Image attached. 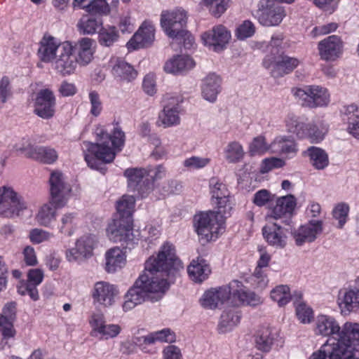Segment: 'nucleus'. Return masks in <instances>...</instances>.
Instances as JSON below:
<instances>
[{
    "instance_id": "1",
    "label": "nucleus",
    "mask_w": 359,
    "mask_h": 359,
    "mask_svg": "<svg viewBox=\"0 0 359 359\" xmlns=\"http://www.w3.org/2000/svg\"><path fill=\"white\" fill-rule=\"evenodd\" d=\"M182 269V263L176 257L173 245L165 243L156 257H151L145 262L144 273L126 295L123 309L130 310L140 304L149 293H164L172 278Z\"/></svg>"
},
{
    "instance_id": "2",
    "label": "nucleus",
    "mask_w": 359,
    "mask_h": 359,
    "mask_svg": "<svg viewBox=\"0 0 359 359\" xmlns=\"http://www.w3.org/2000/svg\"><path fill=\"white\" fill-rule=\"evenodd\" d=\"M337 337L327 340L309 359H357L355 353L359 352V323H345Z\"/></svg>"
},
{
    "instance_id": "3",
    "label": "nucleus",
    "mask_w": 359,
    "mask_h": 359,
    "mask_svg": "<svg viewBox=\"0 0 359 359\" xmlns=\"http://www.w3.org/2000/svg\"><path fill=\"white\" fill-rule=\"evenodd\" d=\"M97 142H84L85 160L89 167L99 169L100 161L104 163L112 162L116 151H120L124 144L125 133L120 128H114L111 134L103 127L96 129Z\"/></svg>"
},
{
    "instance_id": "4",
    "label": "nucleus",
    "mask_w": 359,
    "mask_h": 359,
    "mask_svg": "<svg viewBox=\"0 0 359 359\" xmlns=\"http://www.w3.org/2000/svg\"><path fill=\"white\" fill-rule=\"evenodd\" d=\"M50 200L49 203L43 204L36 215L37 223L43 226H48L55 220L56 209L64 207L71 191L69 184L65 182L62 174L54 171L50 177Z\"/></svg>"
},
{
    "instance_id": "5",
    "label": "nucleus",
    "mask_w": 359,
    "mask_h": 359,
    "mask_svg": "<svg viewBox=\"0 0 359 359\" xmlns=\"http://www.w3.org/2000/svg\"><path fill=\"white\" fill-rule=\"evenodd\" d=\"M187 13L182 8L163 11L161 15V26L165 33L173 39L184 40L186 48L191 47L194 37L187 30Z\"/></svg>"
},
{
    "instance_id": "6",
    "label": "nucleus",
    "mask_w": 359,
    "mask_h": 359,
    "mask_svg": "<svg viewBox=\"0 0 359 359\" xmlns=\"http://www.w3.org/2000/svg\"><path fill=\"white\" fill-rule=\"evenodd\" d=\"M287 129L290 133L296 134L299 138L307 137L311 142L318 143L324 139L327 128L320 123H305L299 118L290 115L286 120Z\"/></svg>"
},
{
    "instance_id": "7",
    "label": "nucleus",
    "mask_w": 359,
    "mask_h": 359,
    "mask_svg": "<svg viewBox=\"0 0 359 359\" xmlns=\"http://www.w3.org/2000/svg\"><path fill=\"white\" fill-rule=\"evenodd\" d=\"M194 221L197 233L207 241L215 240L218 237L224 223L222 216L217 215L214 211L201 212L195 215Z\"/></svg>"
},
{
    "instance_id": "8",
    "label": "nucleus",
    "mask_w": 359,
    "mask_h": 359,
    "mask_svg": "<svg viewBox=\"0 0 359 359\" xmlns=\"http://www.w3.org/2000/svg\"><path fill=\"white\" fill-rule=\"evenodd\" d=\"M292 92L299 104L305 107H323L327 106L330 102V95L327 89L319 86H306L303 88H294Z\"/></svg>"
},
{
    "instance_id": "9",
    "label": "nucleus",
    "mask_w": 359,
    "mask_h": 359,
    "mask_svg": "<svg viewBox=\"0 0 359 359\" xmlns=\"http://www.w3.org/2000/svg\"><path fill=\"white\" fill-rule=\"evenodd\" d=\"M286 15L285 7L272 0H260L255 13L258 22L265 27L279 25Z\"/></svg>"
},
{
    "instance_id": "10",
    "label": "nucleus",
    "mask_w": 359,
    "mask_h": 359,
    "mask_svg": "<svg viewBox=\"0 0 359 359\" xmlns=\"http://www.w3.org/2000/svg\"><path fill=\"white\" fill-rule=\"evenodd\" d=\"M25 209H27V203L11 187L0 188L1 216L13 218L19 216Z\"/></svg>"
},
{
    "instance_id": "11",
    "label": "nucleus",
    "mask_w": 359,
    "mask_h": 359,
    "mask_svg": "<svg viewBox=\"0 0 359 359\" xmlns=\"http://www.w3.org/2000/svg\"><path fill=\"white\" fill-rule=\"evenodd\" d=\"M263 66L270 71L274 78L282 77L292 72L300 64L296 58L283 53L279 55L270 54L263 60Z\"/></svg>"
},
{
    "instance_id": "12",
    "label": "nucleus",
    "mask_w": 359,
    "mask_h": 359,
    "mask_svg": "<svg viewBox=\"0 0 359 359\" xmlns=\"http://www.w3.org/2000/svg\"><path fill=\"white\" fill-rule=\"evenodd\" d=\"M107 233L109 238L114 242H123L126 248H130L138 241L133 233V221L116 218L108 225Z\"/></svg>"
},
{
    "instance_id": "13",
    "label": "nucleus",
    "mask_w": 359,
    "mask_h": 359,
    "mask_svg": "<svg viewBox=\"0 0 359 359\" xmlns=\"http://www.w3.org/2000/svg\"><path fill=\"white\" fill-rule=\"evenodd\" d=\"M97 239L94 235H84L79 238L75 247L66 251V258L69 262L81 264L93 256Z\"/></svg>"
},
{
    "instance_id": "14",
    "label": "nucleus",
    "mask_w": 359,
    "mask_h": 359,
    "mask_svg": "<svg viewBox=\"0 0 359 359\" xmlns=\"http://www.w3.org/2000/svg\"><path fill=\"white\" fill-rule=\"evenodd\" d=\"M54 65L56 71L64 76L74 73L78 64L72 42L67 41L61 43Z\"/></svg>"
},
{
    "instance_id": "15",
    "label": "nucleus",
    "mask_w": 359,
    "mask_h": 359,
    "mask_svg": "<svg viewBox=\"0 0 359 359\" xmlns=\"http://www.w3.org/2000/svg\"><path fill=\"white\" fill-rule=\"evenodd\" d=\"M296 206L295 198L292 195L281 197L267 215L268 219H273L278 223L290 226L292 212Z\"/></svg>"
},
{
    "instance_id": "16",
    "label": "nucleus",
    "mask_w": 359,
    "mask_h": 359,
    "mask_svg": "<svg viewBox=\"0 0 359 359\" xmlns=\"http://www.w3.org/2000/svg\"><path fill=\"white\" fill-rule=\"evenodd\" d=\"M231 39V33L227 29L219 25L201 35L203 44L215 52L223 50Z\"/></svg>"
},
{
    "instance_id": "17",
    "label": "nucleus",
    "mask_w": 359,
    "mask_h": 359,
    "mask_svg": "<svg viewBox=\"0 0 359 359\" xmlns=\"http://www.w3.org/2000/svg\"><path fill=\"white\" fill-rule=\"evenodd\" d=\"M231 287L232 283L207 290L200 299L201 306L205 309H215L224 302L231 305Z\"/></svg>"
},
{
    "instance_id": "18",
    "label": "nucleus",
    "mask_w": 359,
    "mask_h": 359,
    "mask_svg": "<svg viewBox=\"0 0 359 359\" xmlns=\"http://www.w3.org/2000/svg\"><path fill=\"white\" fill-rule=\"evenodd\" d=\"M323 221L312 219L291 231L295 244L302 246L306 243L313 242L323 232Z\"/></svg>"
},
{
    "instance_id": "19",
    "label": "nucleus",
    "mask_w": 359,
    "mask_h": 359,
    "mask_svg": "<svg viewBox=\"0 0 359 359\" xmlns=\"http://www.w3.org/2000/svg\"><path fill=\"white\" fill-rule=\"evenodd\" d=\"M155 40V27L150 21H144L127 43L130 50L151 46Z\"/></svg>"
},
{
    "instance_id": "20",
    "label": "nucleus",
    "mask_w": 359,
    "mask_h": 359,
    "mask_svg": "<svg viewBox=\"0 0 359 359\" xmlns=\"http://www.w3.org/2000/svg\"><path fill=\"white\" fill-rule=\"evenodd\" d=\"M56 100L53 93L49 89H42L36 95L34 113L41 118L50 119L55 113Z\"/></svg>"
},
{
    "instance_id": "21",
    "label": "nucleus",
    "mask_w": 359,
    "mask_h": 359,
    "mask_svg": "<svg viewBox=\"0 0 359 359\" xmlns=\"http://www.w3.org/2000/svg\"><path fill=\"white\" fill-rule=\"evenodd\" d=\"M283 225L273 222L264 226L262 229L264 238L269 245L276 248H283L287 245L286 232L288 229Z\"/></svg>"
},
{
    "instance_id": "22",
    "label": "nucleus",
    "mask_w": 359,
    "mask_h": 359,
    "mask_svg": "<svg viewBox=\"0 0 359 359\" xmlns=\"http://www.w3.org/2000/svg\"><path fill=\"white\" fill-rule=\"evenodd\" d=\"M343 42L337 35H331L318 43L319 53L325 60H335L342 53Z\"/></svg>"
},
{
    "instance_id": "23",
    "label": "nucleus",
    "mask_w": 359,
    "mask_h": 359,
    "mask_svg": "<svg viewBox=\"0 0 359 359\" xmlns=\"http://www.w3.org/2000/svg\"><path fill=\"white\" fill-rule=\"evenodd\" d=\"M94 42V40L90 38L83 37L74 43H72L74 54L78 65L85 67L92 62L95 53Z\"/></svg>"
},
{
    "instance_id": "24",
    "label": "nucleus",
    "mask_w": 359,
    "mask_h": 359,
    "mask_svg": "<svg viewBox=\"0 0 359 359\" xmlns=\"http://www.w3.org/2000/svg\"><path fill=\"white\" fill-rule=\"evenodd\" d=\"M26 156L46 164H52L58 158L57 151L50 147L34 146L29 144L24 149Z\"/></svg>"
},
{
    "instance_id": "25",
    "label": "nucleus",
    "mask_w": 359,
    "mask_h": 359,
    "mask_svg": "<svg viewBox=\"0 0 359 359\" xmlns=\"http://www.w3.org/2000/svg\"><path fill=\"white\" fill-rule=\"evenodd\" d=\"M180 105L178 102H169L159 112L157 124L163 128H170L180 123Z\"/></svg>"
},
{
    "instance_id": "26",
    "label": "nucleus",
    "mask_w": 359,
    "mask_h": 359,
    "mask_svg": "<svg viewBox=\"0 0 359 359\" xmlns=\"http://www.w3.org/2000/svg\"><path fill=\"white\" fill-rule=\"evenodd\" d=\"M117 294L114 285L105 281H99L94 285L92 297L94 301L105 306H111Z\"/></svg>"
},
{
    "instance_id": "27",
    "label": "nucleus",
    "mask_w": 359,
    "mask_h": 359,
    "mask_svg": "<svg viewBox=\"0 0 359 359\" xmlns=\"http://www.w3.org/2000/svg\"><path fill=\"white\" fill-rule=\"evenodd\" d=\"M61 43L56 38L45 34L40 42L38 50V55L41 61L50 62L53 60H55L59 54V48Z\"/></svg>"
},
{
    "instance_id": "28",
    "label": "nucleus",
    "mask_w": 359,
    "mask_h": 359,
    "mask_svg": "<svg viewBox=\"0 0 359 359\" xmlns=\"http://www.w3.org/2000/svg\"><path fill=\"white\" fill-rule=\"evenodd\" d=\"M90 324L93 330L101 334L104 339L116 337L121 330L118 325L106 324L102 314H93L91 318Z\"/></svg>"
},
{
    "instance_id": "29",
    "label": "nucleus",
    "mask_w": 359,
    "mask_h": 359,
    "mask_svg": "<svg viewBox=\"0 0 359 359\" xmlns=\"http://www.w3.org/2000/svg\"><path fill=\"white\" fill-rule=\"evenodd\" d=\"M241 312L236 306L229 305L224 309L218 324L219 333H226L236 326L241 320Z\"/></svg>"
},
{
    "instance_id": "30",
    "label": "nucleus",
    "mask_w": 359,
    "mask_h": 359,
    "mask_svg": "<svg viewBox=\"0 0 359 359\" xmlns=\"http://www.w3.org/2000/svg\"><path fill=\"white\" fill-rule=\"evenodd\" d=\"M340 326L337 321L331 316L320 315L316 320L315 332L324 337L337 335Z\"/></svg>"
},
{
    "instance_id": "31",
    "label": "nucleus",
    "mask_w": 359,
    "mask_h": 359,
    "mask_svg": "<svg viewBox=\"0 0 359 359\" xmlns=\"http://www.w3.org/2000/svg\"><path fill=\"white\" fill-rule=\"evenodd\" d=\"M113 75L120 80L131 81L137 76V72L129 63L121 58H113L111 60Z\"/></svg>"
},
{
    "instance_id": "32",
    "label": "nucleus",
    "mask_w": 359,
    "mask_h": 359,
    "mask_svg": "<svg viewBox=\"0 0 359 359\" xmlns=\"http://www.w3.org/2000/svg\"><path fill=\"white\" fill-rule=\"evenodd\" d=\"M194 66V61L189 55H177L166 62L164 69L168 73L177 74L187 72Z\"/></svg>"
},
{
    "instance_id": "33",
    "label": "nucleus",
    "mask_w": 359,
    "mask_h": 359,
    "mask_svg": "<svg viewBox=\"0 0 359 359\" xmlns=\"http://www.w3.org/2000/svg\"><path fill=\"white\" fill-rule=\"evenodd\" d=\"M221 79L215 74H208L203 81L202 95L210 102H214L220 92Z\"/></svg>"
},
{
    "instance_id": "34",
    "label": "nucleus",
    "mask_w": 359,
    "mask_h": 359,
    "mask_svg": "<svg viewBox=\"0 0 359 359\" xmlns=\"http://www.w3.org/2000/svg\"><path fill=\"white\" fill-rule=\"evenodd\" d=\"M106 266L108 273H114L123 268L126 262L125 252L119 248H113L107 251L105 254Z\"/></svg>"
},
{
    "instance_id": "35",
    "label": "nucleus",
    "mask_w": 359,
    "mask_h": 359,
    "mask_svg": "<svg viewBox=\"0 0 359 359\" xmlns=\"http://www.w3.org/2000/svg\"><path fill=\"white\" fill-rule=\"evenodd\" d=\"M231 305L236 307L241 304L256 306L262 303L261 297L249 290H235L231 291Z\"/></svg>"
},
{
    "instance_id": "36",
    "label": "nucleus",
    "mask_w": 359,
    "mask_h": 359,
    "mask_svg": "<svg viewBox=\"0 0 359 359\" xmlns=\"http://www.w3.org/2000/svg\"><path fill=\"white\" fill-rule=\"evenodd\" d=\"M344 119L348 121V131L354 137L359 139V108L355 104L344 106L341 110Z\"/></svg>"
},
{
    "instance_id": "37",
    "label": "nucleus",
    "mask_w": 359,
    "mask_h": 359,
    "mask_svg": "<svg viewBox=\"0 0 359 359\" xmlns=\"http://www.w3.org/2000/svg\"><path fill=\"white\" fill-rule=\"evenodd\" d=\"M356 287L344 293L339 297V306L341 312H350L359 307V277L355 280Z\"/></svg>"
},
{
    "instance_id": "38",
    "label": "nucleus",
    "mask_w": 359,
    "mask_h": 359,
    "mask_svg": "<svg viewBox=\"0 0 359 359\" xmlns=\"http://www.w3.org/2000/svg\"><path fill=\"white\" fill-rule=\"evenodd\" d=\"M190 278L195 282L201 283L205 280L210 273L209 264L203 259L193 260L187 269Z\"/></svg>"
},
{
    "instance_id": "39",
    "label": "nucleus",
    "mask_w": 359,
    "mask_h": 359,
    "mask_svg": "<svg viewBox=\"0 0 359 359\" xmlns=\"http://www.w3.org/2000/svg\"><path fill=\"white\" fill-rule=\"evenodd\" d=\"M302 294L299 292L290 294V287L286 285L276 286L271 292V298L276 302L279 306H284L291 299H301Z\"/></svg>"
},
{
    "instance_id": "40",
    "label": "nucleus",
    "mask_w": 359,
    "mask_h": 359,
    "mask_svg": "<svg viewBox=\"0 0 359 359\" xmlns=\"http://www.w3.org/2000/svg\"><path fill=\"white\" fill-rule=\"evenodd\" d=\"M271 151L280 154H294L297 151L294 140L290 137L279 136L271 143Z\"/></svg>"
},
{
    "instance_id": "41",
    "label": "nucleus",
    "mask_w": 359,
    "mask_h": 359,
    "mask_svg": "<svg viewBox=\"0 0 359 359\" xmlns=\"http://www.w3.org/2000/svg\"><path fill=\"white\" fill-rule=\"evenodd\" d=\"M147 170L144 168H129L125 170L124 175L128 180V184L134 189L140 191L142 184L147 190L146 178Z\"/></svg>"
},
{
    "instance_id": "42",
    "label": "nucleus",
    "mask_w": 359,
    "mask_h": 359,
    "mask_svg": "<svg viewBox=\"0 0 359 359\" xmlns=\"http://www.w3.org/2000/svg\"><path fill=\"white\" fill-rule=\"evenodd\" d=\"M175 341V334L169 328L150 333L149 334L137 339V342L142 344H153L156 341L172 343Z\"/></svg>"
},
{
    "instance_id": "43",
    "label": "nucleus",
    "mask_w": 359,
    "mask_h": 359,
    "mask_svg": "<svg viewBox=\"0 0 359 359\" xmlns=\"http://www.w3.org/2000/svg\"><path fill=\"white\" fill-rule=\"evenodd\" d=\"M312 165L318 170H323L328 165L329 159L327 153L322 149L311 147L306 150Z\"/></svg>"
},
{
    "instance_id": "44",
    "label": "nucleus",
    "mask_w": 359,
    "mask_h": 359,
    "mask_svg": "<svg viewBox=\"0 0 359 359\" xmlns=\"http://www.w3.org/2000/svg\"><path fill=\"white\" fill-rule=\"evenodd\" d=\"M274 341V334L269 327H263L258 330L255 343L256 347L262 351L269 352Z\"/></svg>"
},
{
    "instance_id": "45",
    "label": "nucleus",
    "mask_w": 359,
    "mask_h": 359,
    "mask_svg": "<svg viewBox=\"0 0 359 359\" xmlns=\"http://www.w3.org/2000/svg\"><path fill=\"white\" fill-rule=\"evenodd\" d=\"M135 199L132 196L124 195L117 201L116 210L119 215L118 218L133 221L132 215L134 210Z\"/></svg>"
},
{
    "instance_id": "46",
    "label": "nucleus",
    "mask_w": 359,
    "mask_h": 359,
    "mask_svg": "<svg viewBox=\"0 0 359 359\" xmlns=\"http://www.w3.org/2000/svg\"><path fill=\"white\" fill-rule=\"evenodd\" d=\"M119 38V34L114 26H107L102 27L98 33V41L101 46L110 47L114 43L117 42Z\"/></svg>"
},
{
    "instance_id": "47",
    "label": "nucleus",
    "mask_w": 359,
    "mask_h": 359,
    "mask_svg": "<svg viewBox=\"0 0 359 359\" xmlns=\"http://www.w3.org/2000/svg\"><path fill=\"white\" fill-rule=\"evenodd\" d=\"M225 158L230 163L241 161L244 156L242 145L236 141L230 142L224 149Z\"/></svg>"
},
{
    "instance_id": "48",
    "label": "nucleus",
    "mask_w": 359,
    "mask_h": 359,
    "mask_svg": "<svg viewBox=\"0 0 359 359\" xmlns=\"http://www.w3.org/2000/svg\"><path fill=\"white\" fill-rule=\"evenodd\" d=\"M102 25V20L100 18L88 17L83 18L78 23V27L84 34H93Z\"/></svg>"
},
{
    "instance_id": "49",
    "label": "nucleus",
    "mask_w": 359,
    "mask_h": 359,
    "mask_svg": "<svg viewBox=\"0 0 359 359\" xmlns=\"http://www.w3.org/2000/svg\"><path fill=\"white\" fill-rule=\"evenodd\" d=\"M230 1L231 0H203V3L213 16L219 18L226 11Z\"/></svg>"
},
{
    "instance_id": "50",
    "label": "nucleus",
    "mask_w": 359,
    "mask_h": 359,
    "mask_svg": "<svg viewBox=\"0 0 359 359\" xmlns=\"http://www.w3.org/2000/svg\"><path fill=\"white\" fill-rule=\"evenodd\" d=\"M77 216L75 212H67L64 214L60 219V224L59 225V231L62 233L71 236L73 232V229L76 224Z\"/></svg>"
},
{
    "instance_id": "51",
    "label": "nucleus",
    "mask_w": 359,
    "mask_h": 359,
    "mask_svg": "<svg viewBox=\"0 0 359 359\" xmlns=\"http://www.w3.org/2000/svg\"><path fill=\"white\" fill-rule=\"evenodd\" d=\"M212 203L216 205L217 210L214 211L215 213L219 216H222V219L225 220V219L230 215V212L232 209V204L229 200V196H225L221 197V198H215V200H212Z\"/></svg>"
},
{
    "instance_id": "52",
    "label": "nucleus",
    "mask_w": 359,
    "mask_h": 359,
    "mask_svg": "<svg viewBox=\"0 0 359 359\" xmlns=\"http://www.w3.org/2000/svg\"><path fill=\"white\" fill-rule=\"evenodd\" d=\"M269 150L271 151V144L268 145L265 137L262 135L255 137L249 147V153L251 156L263 154Z\"/></svg>"
},
{
    "instance_id": "53",
    "label": "nucleus",
    "mask_w": 359,
    "mask_h": 359,
    "mask_svg": "<svg viewBox=\"0 0 359 359\" xmlns=\"http://www.w3.org/2000/svg\"><path fill=\"white\" fill-rule=\"evenodd\" d=\"M209 184L212 194V200L221 198V197L224 198L225 196H229V191L226 185L221 182L217 178H211Z\"/></svg>"
},
{
    "instance_id": "54",
    "label": "nucleus",
    "mask_w": 359,
    "mask_h": 359,
    "mask_svg": "<svg viewBox=\"0 0 359 359\" xmlns=\"http://www.w3.org/2000/svg\"><path fill=\"white\" fill-rule=\"evenodd\" d=\"M83 8L91 14L108 15L110 12V7L106 0H93L90 4Z\"/></svg>"
},
{
    "instance_id": "55",
    "label": "nucleus",
    "mask_w": 359,
    "mask_h": 359,
    "mask_svg": "<svg viewBox=\"0 0 359 359\" xmlns=\"http://www.w3.org/2000/svg\"><path fill=\"white\" fill-rule=\"evenodd\" d=\"M300 299L294 300L296 315L302 323H309L313 318V310L303 302H298Z\"/></svg>"
},
{
    "instance_id": "56",
    "label": "nucleus",
    "mask_w": 359,
    "mask_h": 359,
    "mask_svg": "<svg viewBox=\"0 0 359 359\" xmlns=\"http://www.w3.org/2000/svg\"><path fill=\"white\" fill-rule=\"evenodd\" d=\"M147 170V177L146 178L147 189H151L150 185L155 182L160 180L165 177L166 170L162 165H158L154 168H149Z\"/></svg>"
},
{
    "instance_id": "57",
    "label": "nucleus",
    "mask_w": 359,
    "mask_h": 359,
    "mask_svg": "<svg viewBox=\"0 0 359 359\" xmlns=\"http://www.w3.org/2000/svg\"><path fill=\"white\" fill-rule=\"evenodd\" d=\"M53 237V233L38 228L31 229L29 233V238L33 244H39L48 241Z\"/></svg>"
},
{
    "instance_id": "58",
    "label": "nucleus",
    "mask_w": 359,
    "mask_h": 359,
    "mask_svg": "<svg viewBox=\"0 0 359 359\" xmlns=\"http://www.w3.org/2000/svg\"><path fill=\"white\" fill-rule=\"evenodd\" d=\"M89 101L90 103V114L97 117L98 116L102 110V102L100 96L95 90H91L88 95Z\"/></svg>"
},
{
    "instance_id": "59",
    "label": "nucleus",
    "mask_w": 359,
    "mask_h": 359,
    "mask_svg": "<svg viewBox=\"0 0 359 359\" xmlns=\"http://www.w3.org/2000/svg\"><path fill=\"white\" fill-rule=\"evenodd\" d=\"M250 279L252 281V285L255 287L260 290L266 287L269 282L267 276L260 268L255 269L254 273L250 277Z\"/></svg>"
},
{
    "instance_id": "60",
    "label": "nucleus",
    "mask_w": 359,
    "mask_h": 359,
    "mask_svg": "<svg viewBox=\"0 0 359 359\" xmlns=\"http://www.w3.org/2000/svg\"><path fill=\"white\" fill-rule=\"evenodd\" d=\"M255 32V27L252 22L244 21L236 29V35L238 39L244 40L252 36Z\"/></svg>"
},
{
    "instance_id": "61",
    "label": "nucleus",
    "mask_w": 359,
    "mask_h": 359,
    "mask_svg": "<svg viewBox=\"0 0 359 359\" xmlns=\"http://www.w3.org/2000/svg\"><path fill=\"white\" fill-rule=\"evenodd\" d=\"M349 207L345 203L338 204L332 211L334 219L339 220V228H342L346 222Z\"/></svg>"
},
{
    "instance_id": "62",
    "label": "nucleus",
    "mask_w": 359,
    "mask_h": 359,
    "mask_svg": "<svg viewBox=\"0 0 359 359\" xmlns=\"http://www.w3.org/2000/svg\"><path fill=\"white\" fill-rule=\"evenodd\" d=\"M210 161L208 158L192 156L184 160L183 165L189 169H200L205 167Z\"/></svg>"
},
{
    "instance_id": "63",
    "label": "nucleus",
    "mask_w": 359,
    "mask_h": 359,
    "mask_svg": "<svg viewBox=\"0 0 359 359\" xmlns=\"http://www.w3.org/2000/svg\"><path fill=\"white\" fill-rule=\"evenodd\" d=\"M285 165L283 160L279 158H269L263 160L261 165V172L266 173L273 168H282Z\"/></svg>"
},
{
    "instance_id": "64",
    "label": "nucleus",
    "mask_w": 359,
    "mask_h": 359,
    "mask_svg": "<svg viewBox=\"0 0 359 359\" xmlns=\"http://www.w3.org/2000/svg\"><path fill=\"white\" fill-rule=\"evenodd\" d=\"M12 95V87L10 79L4 76L0 80V99L1 102L5 103Z\"/></svg>"
}]
</instances>
